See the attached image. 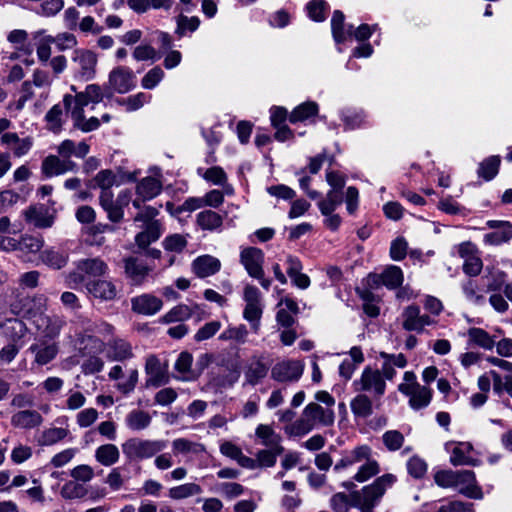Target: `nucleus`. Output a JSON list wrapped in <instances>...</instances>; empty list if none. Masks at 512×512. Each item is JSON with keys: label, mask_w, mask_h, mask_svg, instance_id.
I'll return each instance as SVG.
<instances>
[{"label": "nucleus", "mask_w": 512, "mask_h": 512, "mask_svg": "<svg viewBox=\"0 0 512 512\" xmlns=\"http://www.w3.org/2000/svg\"><path fill=\"white\" fill-rule=\"evenodd\" d=\"M396 478L392 474L378 477L373 484L363 487L360 491H352L350 495L336 493L331 498V507L335 512H348L350 507L359 508L361 512H373L386 489Z\"/></svg>", "instance_id": "f257e3e1"}, {"label": "nucleus", "mask_w": 512, "mask_h": 512, "mask_svg": "<svg viewBox=\"0 0 512 512\" xmlns=\"http://www.w3.org/2000/svg\"><path fill=\"white\" fill-rule=\"evenodd\" d=\"M434 481L443 488L459 487V493L468 498H483L482 489L477 485L475 473L471 470H440L435 473Z\"/></svg>", "instance_id": "f03ea898"}, {"label": "nucleus", "mask_w": 512, "mask_h": 512, "mask_svg": "<svg viewBox=\"0 0 512 512\" xmlns=\"http://www.w3.org/2000/svg\"><path fill=\"white\" fill-rule=\"evenodd\" d=\"M7 41L12 45L14 51L4 52L1 61H23L28 63V57L33 53V45L29 40V34L24 29H14L7 34Z\"/></svg>", "instance_id": "7ed1b4c3"}, {"label": "nucleus", "mask_w": 512, "mask_h": 512, "mask_svg": "<svg viewBox=\"0 0 512 512\" xmlns=\"http://www.w3.org/2000/svg\"><path fill=\"white\" fill-rule=\"evenodd\" d=\"M164 441H150L132 438L122 445L123 453L130 460L149 458L165 448Z\"/></svg>", "instance_id": "20e7f679"}, {"label": "nucleus", "mask_w": 512, "mask_h": 512, "mask_svg": "<svg viewBox=\"0 0 512 512\" xmlns=\"http://www.w3.org/2000/svg\"><path fill=\"white\" fill-rule=\"evenodd\" d=\"M240 259L251 277L262 279L264 276V271L262 269L264 253L261 249L256 247L245 248L240 254Z\"/></svg>", "instance_id": "39448f33"}, {"label": "nucleus", "mask_w": 512, "mask_h": 512, "mask_svg": "<svg viewBox=\"0 0 512 512\" xmlns=\"http://www.w3.org/2000/svg\"><path fill=\"white\" fill-rule=\"evenodd\" d=\"M303 364L298 360L277 363L271 371V377L279 382L297 381L303 373Z\"/></svg>", "instance_id": "423d86ee"}, {"label": "nucleus", "mask_w": 512, "mask_h": 512, "mask_svg": "<svg viewBox=\"0 0 512 512\" xmlns=\"http://www.w3.org/2000/svg\"><path fill=\"white\" fill-rule=\"evenodd\" d=\"M145 372L150 377L146 380V387H160L169 382L167 366H162L155 355H150L145 364Z\"/></svg>", "instance_id": "0eeeda50"}, {"label": "nucleus", "mask_w": 512, "mask_h": 512, "mask_svg": "<svg viewBox=\"0 0 512 512\" xmlns=\"http://www.w3.org/2000/svg\"><path fill=\"white\" fill-rule=\"evenodd\" d=\"M124 274L126 278L129 280L131 285H141L146 277L148 276L151 268L145 264H143L136 257H127L122 260Z\"/></svg>", "instance_id": "6e6552de"}, {"label": "nucleus", "mask_w": 512, "mask_h": 512, "mask_svg": "<svg viewBox=\"0 0 512 512\" xmlns=\"http://www.w3.org/2000/svg\"><path fill=\"white\" fill-rule=\"evenodd\" d=\"M23 214L25 220L37 228H49L54 222V217L44 204L31 205Z\"/></svg>", "instance_id": "1a4fd4ad"}, {"label": "nucleus", "mask_w": 512, "mask_h": 512, "mask_svg": "<svg viewBox=\"0 0 512 512\" xmlns=\"http://www.w3.org/2000/svg\"><path fill=\"white\" fill-rule=\"evenodd\" d=\"M135 86L133 74L124 68H115L109 75V88L118 93H127Z\"/></svg>", "instance_id": "9d476101"}, {"label": "nucleus", "mask_w": 512, "mask_h": 512, "mask_svg": "<svg viewBox=\"0 0 512 512\" xmlns=\"http://www.w3.org/2000/svg\"><path fill=\"white\" fill-rule=\"evenodd\" d=\"M331 30L337 44L353 38V25L345 23V16L340 10H335L331 18Z\"/></svg>", "instance_id": "9b49d317"}, {"label": "nucleus", "mask_w": 512, "mask_h": 512, "mask_svg": "<svg viewBox=\"0 0 512 512\" xmlns=\"http://www.w3.org/2000/svg\"><path fill=\"white\" fill-rule=\"evenodd\" d=\"M303 416L308 418L313 425L316 423L323 426H331L335 420L334 411L330 408L324 409L319 404L309 403L303 410Z\"/></svg>", "instance_id": "f8f14e48"}, {"label": "nucleus", "mask_w": 512, "mask_h": 512, "mask_svg": "<svg viewBox=\"0 0 512 512\" xmlns=\"http://www.w3.org/2000/svg\"><path fill=\"white\" fill-rule=\"evenodd\" d=\"M85 286L87 291L91 295L103 301H111L115 299L117 295L116 286L111 281L108 280H90L86 282Z\"/></svg>", "instance_id": "ddd939ff"}, {"label": "nucleus", "mask_w": 512, "mask_h": 512, "mask_svg": "<svg viewBox=\"0 0 512 512\" xmlns=\"http://www.w3.org/2000/svg\"><path fill=\"white\" fill-rule=\"evenodd\" d=\"M161 299L150 295L143 294L131 299L132 310L138 314L153 315L162 307Z\"/></svg>", "instance_id": "4468645a"}, {"label": "nucleus", "mask_w": 512, "mask_h": 512, "mask_svg": "<svg viewBox=\"0 0 512 512\" xmlns=\"http://www.w3.org/2000/svg\"><path fill=\"white\" fill-rule=\"evenodd\" d=\"M193 271L200 278L215 274L220 270V261L210 255H203L196 258L192 263Z\"/></svg>", "instance_id": "2eb2a0df"}, {"label": "nucleus", "mask_w": 512, "mask_h": 512, "mask_svg": "<svg viewBox=\"0 0 512 512\" xmlns=\"http://www.w3.org/2000/svg\"><path fill=\"white\" fill-rule=\"evenodd\" d=\"M361 384L362 390L365 391L373 387L377 396H382L385 392L386 384L379 370L366 367L362 373Z\"/></svg>", "instance_id": "dca6fc26"}, {"label": "nucleus", "mask_w": 512, "mask_h": 512, "mask_svg": "<svg viewBox=\"0 0 512 512\" xmlns=\"http://www.w3.org/2000/svg\"><path fill=\"white\" fill-rule=\"evenodd\" d=\"M43 417L36 410H23L15 413L11 418L14 427L30 429L39 426Z\"/></svg>", "instance_id": "f3484780"}, {"label": "nucleus", "mask_w": 512, "mask_h": 512, "mask_svg": "<svg viewBox=\"0 0 512 512\" xmlns=\"http://www.w3.org/2000/svg\"><path fill=\"white\" fill-rule=\"evenodd\" d=\"M161 234L162 224L160 221H155L146 225L145 230L136 235L135 242L139 248L147 249L152 242L160 238Z\"/></svg>", "instance_id": "a211bd4d"}, {"label": "nucleus", "mask_w": 512, "mask_h": 512, "mask_svg": "<svg viewBox=\"0 0 512 512\" xmlns=\"http://www.w3.org/2000/svg\"><path fill=\"white\" fill-rule=\"evenodd\" d=\"M99 203L103 210L107 213V217L111 222L119 223L122 221V216L119 212V209H114L115 200L111 188L101 189Z\"/></svg>", "instance_id": "6ab92c4d"}, {"label": "nucleus", "mask_w": 512, "mask_h": 512, "mask_svg": "<svg viewBox=\"0 0 512 512\" xmlns=\"http://www.w3.org/2000/svg\"><path fill=\"white\" fill-rule=\"evenodd\" d=\"M33 39L36 41V52L39 61L47 62L51 56V45L54 43V37L47 35L44 30L33 33Z\"/></svg>", "instance_id": "aec40b11"}, {"label": "nucleus", "mask_w": 512, "mask_h": 512, "mask_svg": "<svg viewBox=\"0 0 512 512\" xmlns=\"http://www.w3.org/2000/svg\"><path fill=\"white\" fill-rule=\"evenodd\" d=\"M161 190V182L153 177L143 178L136 187L137 196L142 197V202L154 198Z\"/></svg>", "instance_id": "412c9836"}, {"label": "nucleus", "mask_w": 512, "mask_h": 512, "mask_svg": "<svg viewBox=\"0 0 512 512\" xmlns=\"http://www.w3.org/2000/svg\"><path fill=\"white\" fill-rule=\"evenodd\" d=\"M318 105L315 102L307 101L297 106L289 115L291 123L302 122L317 115Z\"/></svg>", "instance_id": "4be33fe9"}, {"label": "nucleus", "mask_w": 512, "mask_h": 512, "mask_svg": "<svg viewBox=\"0 0 512 512\" xmlns=\"http://www.w3.org/2000/svg\"><path fill=\"white\" fill-rule=\"evenodd\" d=\"M343 202V192L338 190H329L326 198L318 202V207L324 216L332 212Z\"/></svg>", "instance_id": "5701e85b"}, {"label": "nucleus", "mask_w": 512, "mask_h": 512, "mask_svg": "<svg viewBox=\"0 0 512 512\" xmlns=\"http://www.w3.org/2000/svg\"><path fill=\"white\" fill-rule=\"evenodd\" d=\"M473 449V446L471 443H460L458 446H456L453 451L450 458V462L454 466H460V465H472L475 466L477 460L472 459L465 455L466 452H470Z\"/></svg>", "instance_id": "b1692460"}, {"label": "nucleus", "mask_w": 512, "mask_h": 512, "mask_svg": "<svg viewBox=\"0 0 512 512\" xmlns=\"http://www.w3.org/2000/svg\"><path fill=\"white\" fill-rule=\"evenodd\" d=\"M95 457L104 466H111L119 459V450L113 444H105L97 448Z\"/></svg>", "instance_id": "393cba45"}, {"label": "nucleus", "mask_w": 512, "mask_h": 512, "mask_svg": "<svg viewBox=\"0 0 512 512\" xmlns=\"http://www.w3.org/2000/svg\"><path fill=\"white\" fill-rule=\"evenodd\" d=\"M499 156H490L479 164L478 175L486 181L492 180L499 171Z\"/></svg>", "instance_id": "a878e982"}, {"label": "nucleus", "mask_w": 512, "mask_h": 512, "mask_svg": "<svg viewBox=\"0 0 512 512\" xmlns=\"http://www.w3.org/2000/svg\"><path fill=\"white\" fill-rule=\"evenodd\" d=\"M403 328L407 331L421 332L420 308L417 305H410L403 312Z\"/></svg>", "instance_id": "bb28decb"}, {"label": "nucleus", "mask_w": 512, "mask_h": 512, "mask_svg": "<svg viewBox=\"0 0 512 512\" xmlns=\"http://www.w3.org/2000/svg\"><path fill=\"white\" fill-rule=\"evenodd\" d=\"M77 267L81 272L94 277L102 276L107 270V265L99 258L82 260Z\"/></svg>", "instance_id": "cd10ccee"}, {"label": "nucleus", "mask_w": 512, "mask_h": 512, "mask_svg": "<svg viewBox=\"0 0 512 512\" xmlns=\"http://www.w3.org/2000/svg\"><path fill=\"white\" fill-rule=\"evenodd\" d=\"M432 398V391L430 388L426 386H420L414 390L413 394L410 396L409 404L415 409L419 410L428 406Z\"/></svg>", "instance_id": "c85d7f7f"}, {"label": "nucleus", "mask_w": 512, "mask_h": 512, "mask_svg": "<svg viewBox=\"0 0 512 512\" xmlns=\"http://www.w3.org/2000/svg\"><path fill=\"white\" fill-rule=\"evenodd\" d=\"M30 350L35 353V362L39 365H45L51 362L58 353L56 344H50L42 348L37 344H33Z\"/></svg>", "instance_id": "c756f323"}, {"label": "nucleus", "mask_w": 512, "mask_h": 512, "mask_svg": "<svg viewBox=\"0 0 512 512\" xmlns=\"http://www.w3.org/2000/svg\"><path fill=\"white\" fill-rule=\"evenodd\" d=\"M268 372V367L261 360L256 359L250 363L245 373L246 380L251 385H256Z\"/></svg>", "instance_id": "7c9ffc66"}, {"label": "nucleus", "mask_w": 512, "mask_h": 512, "mask_svg": "<svg viewBox=\"0 0 512 512\" xmlns=\"http://www.w3.org/2000/svg\"><path fill=\"white\" fill-rule=\"evenodd\" d=\"M351 409L355 416L362 418L370 416L373 412L372 402L369 399V397L365 394L357 395L351 401Z\"/></svg>", "instance_id": "2f4dec72"}, {"label": "nucleus", "mask_w": 512, "mask_h": 512, "mask_svg": "<svg viewBox=\"0 0 512 512\" xmlns=\"http://www.w3.org/2000/svg\"><path fill=\"white\" fill-rule=\"evenodd\" d=\"M116 183V175L110 169L101 170L97 173V175L90 181H88L87 185L90 188L95 189L99 187L100 189L111 188Z\"/></svg>", "instance_id": "473e14b6"}, {"label": "nucleus", "mask_w": 512, "mask_h": 512, "mask_svg": "<svg viewBox=\"0 0 512 512\" xmlns=\"http://www.w3.org/2000/svg\"><path fill=\"white\" fill-rule=\"evenodd\" d=\"M197 223L202 229L213 230L222 225V217L212 210H205L198 214Z\"/></svg>", "instance_id": "72a5a7b5"}, {"label": "nucleus", "mask_w": 512, "mask_h": 512, "mask_svg": "<svg viewBox=\"0 0 512 512\" xmlns=\"http://www.w3.org/2000/svg\"><path fill=\"white\" fill-rule=\"evenodd\" d=\"M127 425L133 430H142L151 423L149 413L142 410H133L127 416Z\"/></svg>", "instance_id": "f704fd0d"}, {"label": "nucleus", "mask_w": 512, "mask_h": 512, "mask_svg": "<svg viewBox=\"0 0 512 512\" xmlns=\"http://www.w3.org/2000/svg\"><path fill=\"white\" fill-rule=\"evenodd\" d=\"M41 259L46 265L54 269H61L66 265L68 256L63 252L49 249L42 252Z\"/></svg>", "instance_id": "c9c22d12"}, {"label": "nucleus", "mask_w": 512, "mask_h": 512, "mask_svg": "<svg viewBox=\"0 0 512 512\" xmlns=\"http://www.w3.org/2000/svg\"><path fill=\"white\" fill-rule=\"evenodd\" d=\"M177 28L176 33L182 37L186 36L187 34H191L194 31H196L199 27L200 20L198 17H187L184 15H180L177 17L176 20Z\"/></svg>", "instance_id": "e433bc0d"}, {"label": "nucleus", "mask_w": 512, "mask_h": 512, "mask_svg": "<svg viewBox=\"0 0 512 512\" xmlns=\"http://www.w3.org/2000/svg\"><path fill=\"white\" fill-rule=\"evenodd\" d=\"M308 16L316 22H322L326 19L328 4L324 0H311L306 5Z\"/></svg>", "instance_id": "4c0bfd02"}, {"label": "nucleus", "mask_w": 512, "mask_h": 512, "mask_svg": "<svg viewBox=\"0 0 512 512\" xmlns=\"http://www.w3.org/2000/svg\"><path fill=\"white\" fill-rule=\"evenodd\" d=\"M384 285L390 289H396L403 282L402 270L398 266H389L383 273Z\"/></svg>", "instance_id": "58836bf2"}, {"label": "nucleus", "mask_w": 512, "mask_h": 512, "mask_svg": "<svg viewBox=\"0 0 512 512\" xmlns=\"http://www.w3.org/2000/svg\"><path fill=\"white\" fill-rule=\"evenodd\" d=\"M470 341L484 349H492L494 347V340L491 336L481 328H470L468 330Z\"/></svg>", "instance_id": "ea45409f"}, {"label": "nucleus", "mask_w": 512, "mask_h": 512, "mask_svg": "<svg viewBox=\"0 0 512 512\" xmlns=\"http://www.w3.org/2000/svg\"><path fill=\"white\" fill-rule=\"evenodd\" d=\"M202 488L195 483H187L169 490V496L173 499H183L193 495L200 494Z\"/></svg>", "instance_id": "a19ab883"}, {"label": "nucleus", "mask_w": 512, "mask_h": 512, "mask_svg": "<svg viewBox=\"0 0 512 512\" xmlns=\"http://www.w3.org/2000/svg\"><path fill=\"white\" fill-rule=\"evenodd\" d=\"M60 494L64 499L69 500L83 498L87 494V489L84 487V485L75 481H68L61 488Z\"/></svg>", "instance_id": "79ce46f5"}, {"label": "nucleus", "mask_w": 512, "mask_h": 512, "mask_svg": "<svg viewBox=\"0 0 512 512\" xmlns=\"http://www.w3.org/2000/svg\"><path fill=\"white\" fill-rule=\"evenodd\" d=\"M68 434V430L64 428H49L43 431L39 443L43 446L53 445L64 439Z\"/></svg>", "instance_id": "37998d69"}, {"label": "nucleus", "mask_w": 512, "mask_h": 512, "mask_svg": "<svg viewBox=\"0 0 512 512\" xmlns=\"http://www.w3.org/2000/svg\"><path fill=\"white\" fill-rule=\"evenodd\" d=\"M192 313V309L189 306L180 304L171 309L166 315H164L163 321L165 323L184 321L190 318Z\"/></svg>", "instance_id": "c03bdc74"}, {"label": "nucleus", "mask_w": 512, "mask_h": 512, "mask_svg": "<svg viewBox=\"0 0 512 512\" xmlns=\"http://www.w3.org/2000/svg\"><path fill=\"white\" fill-rule=\"evenodd\" d=\"M61 169L62 160L58 156L49 155L42 162L41 170L46 177L63 174Z\"/></svg>", "instance_id": "a18cd8bd"}, {"label": "nucleus", "mask_w": 512, "mask_h": 512, "mask_svg": "<svg viewBox=\"0 0 512 512\" xmlns=\"http://www.w3.org/2000/svg\"><path fill=\"white\" fill-rule=\"evenodd\" d=\"M111 358L117 361H123L132 357L131 346L124 340H115L111 344Z\"/></svg>", "instance_id": "49530a36"}, {"label": "nucleus", "mask_w": 512, "mask_h": 512, "mask_svg": "<svg viewBox=\"0 0 512 512\" xmlns=\"http://www.w3.org/2000/svg\"><path fill=\"white\" fill-rule=\"evenodd\" d=\"M512 238V224H507L506 228L501 231L491 232L485 235L484 240L490 245H499L507 242Z\"/></svg>", "instance_id": "de8ad7c7"}, {"label": "nucleus", "mask_w": 512, "mask_h": 512, "mask_svg": "<svg viewBox=\"0 0 512 512\" xmlns=\"http://www.w3.org/2000/svg\"><path fill=\"white\" fill-rule=\"evenodd\" d=\"M163 246L167 251L180 253L187 246V240L181 234H172L164 239Z\"/></svg>", "instance_id": "09e8293b"}, {"label": "nucleus", "mask_w": 512, "mask_h": 512, "mask_svg": "<svg viewBox=\"0 0 512 512\" xmlns=\"http://www.w3.org/2000/svg\"><path fill=\"white\" fill-rule=\"evenodd\" d=\"M383 442L388 450L396 451L402 447L404 436L397 430H390L383 434Z\"/></svg>", "instance_id": "8fccbe9b"}, {"label": "nucleus", "mask_w": 512, "mask_h": 512, "mask_svg": "<svg viewBox=\"0 0 512 512\" xmlns=\"http://www.w3.org/2000/svg\"><path fill=\"white\" fill-rule=\"evenodd\" d=\"M220 327L221 323L219 321L208 322L197 331L194 338L197 342L209 339L218 332Z\"/></svg>", "instance_id": "3c124183"}, {"label": "nucleus", "mask_w": 512, "mask_h": 512, "mask_svg": "<svg viewBox=\"0 0 512 512\" xmlns=\"http://www.w3.org/2000/svg\"><path fill=\"white\" fill-rule=\"evenodd\" d=\"M379 472V466L376 461H368L366 464H364L357 474L354 476V479L358 482H364L370 477L378 474Z\"/></svg>", "instance_id": "603ef678"}, {"label": "nucleus", "mask_w": 512, "mask_h": 512, "mask_svg": "<svg viewBox=\"0 0 512 512\" xmlns=\"http://www.w3.org/2000/svg\"><path fill=\"white\" fill-rule=\"evenodd\" d=\"M261 315L262 309L260 304H246L243 316L247 321L252 323L254 330L258 328Z\"/></svg>", "instance_id": "864d4df0"}, {"label": "nucleus", "mask_w": 512, "mask_h": 512, "mask_svg": "<svg viewBox=\"0 0 512 512\" xmlns=\"http://www.w3.org/2000/svg\"><path fill=\"white\" fill-rule=\"evenodd\" d=\"M408 472L414 478H421L427 470V465L424 460L417 456H413L407 463Z\"/></svg>", "instance_id": "5fc2aeb1"}, {"label": "nucleus", "mask_w": 512, "mask_h": 512, "mask_svg": "<svg viewBox=\"0 0 512 512\" xmlns=\"http://www.w3.org/2000/svg\"><path fill=\"white\" fill-rule=\"evenodd\" d=\"M163 76V70L159 66H155L143 77L142 85L146 89H152L159 83Z\"/></svg>", "instance_id": "6e6d98bb"}, {"label": "nucleus", "mask_w": 512, "mask_h": 512, "mask_svg": "<svg viewBox=\"0 0 512 512\" xmlns=\"http://www.w3.org/2000/svg\"><path fill=\"white\" fill-rule=\"evenodd\" d=\"M407 252V242L404 238H396L390 248V256L393 260L400 261L405 258Z\"/></svg>", "instance_id": "4d7b16f0"}, {"label": "nucleus", "mask_w": 512, "mask_h": 512, "mask_svg": "<svg viewBox=\"0 0 512 512\" xmlns=\"http://www.w3.org/2000/svg\"><path fill=\"white\" fill-rule=\"evenodd\" d=\"M473 506V503L451 501L439 507L437 512H474Z\"/></svg>", "instance_id": "13d9d810"}, {"label": "nucleus", "mask_w": 512, "mask_h": 512, "mask_svg": "<svg viewBox=\"0 0 512 512\" xmlns=\"http://www.w3.org/2000/svg\"><path fill=\"white\" fill-rule=\"evenodd\" d=\"M482 260L474 255H470L466 258L463 271L469 276H477L482 270Z\"/></svg>", "instance_id": "bf43d9fd"}, {"label": "nucleus", "mask_w": 512, "mask_h": 512, "mask_svg": "<svg viewBox=\"0 0 512 512\" xmlns=\"http://www.w3.org/2000/svg\"><path fill=\"white\" fill-rule=\"evenodd\" d=\"M313 427V423H311L308 418L304 417L295 421L291 427H286L285 430L290 434L302 435L311 431Z\"/></svg>", "instance_id": "052dcab7"}, {"label": "nucleus", "mask_w": 512, "mask_h": 512, "mask_svg": "<svg viewBox=\"0 0 512 512\" xmlns=\"http://www.w3.org/2000/svg\"><path fill=\"white\" fill-rule=\"evenodd\" d=\"M247 329L244 325H240L238 327H231L224 331L220 335V339L222 340H237L240 342H244L247 336Z\"/></svg>", "instance_id": "680f3d73"}, {"label": "nucleus", "mask_w": 512, "mask_h": 512, "mask_svg": "<svg viewBox=\"0 0 512 512\" xmlns=\"http://www.w3.org/2000/svg\"><path fill=\"white\" fill-rule=\"evenodd\" d=\"M219 489L221 493L229 499L238 497L244 492V487L241 484L235 482L221 483Z\"/></svg>", "instance_id": "e2e57ef3"}, {"label": "nucleus", "mask_w": 512, "mask_h": 512, "mask_svg": "<svg viewBox=\"0 0 512 512\" xmlns=\"http://www.w3.org/2000/svg\"><path fill=\"white\" fill-rule=\"evenodd\" d=\"M133 56L136 61L155 60L156 51L152 46L142 44L135 48Z\"/></svg>", "instance_id": "0e129e2a"}, {"label": "nucleus", "mask_w": 512, "mask_h": 512, "mask_svg": "<svg viewBox=\"0 0 512 512\" xmlns=\"http://www.w3.org/2000/svg\"><path fill=\"white\" fill-rule=\"evenodd\" d=\"M61 115L62 109L59 105H54L46 114L45 118L54 132H58L61 128Z\"/></svg>", "instance_id": "69168bd1"}, {"label": "nucleus", "mask_w": 512, "mask_h": 512, "mask_svg": "<svg viewBox=\"0 0 512 512\" xmlns=\"http://www.w3.org/2000/svg\"><path fill=\"white\" fill-rule=\"evenodd\" d=\"M204 178L217 185L223 184L227 179L224 170L219 166L208 168L204 174Z\"/></svg>", "instance_id": "338daca9"}, {"label": "nucleus", "mask_w": 512, "mask_h": 512, "mask_svg": "<svg viewBox=\"0 0 512 512\" xmlns=\"http://www.w3.org/2000/svg\"><path fill=\"white\" fill-rule=\"evenodd\" d=\"M71 477L77 481H90L94 475L93 469L89 465H79L71 470Z\"/></svg>", "instance_id": "774afa93"}]
</instances>
